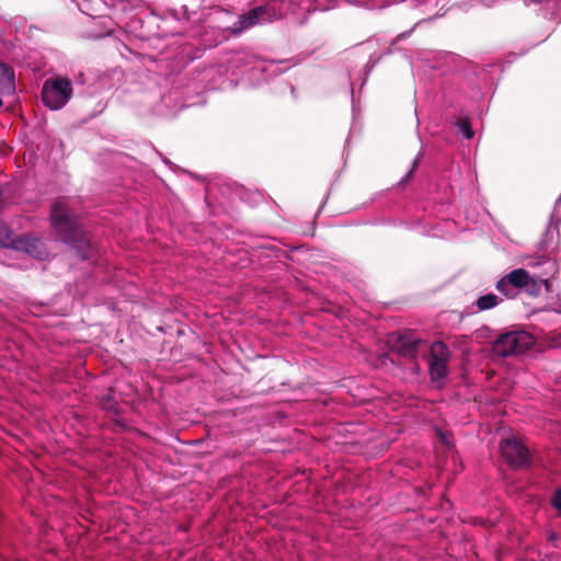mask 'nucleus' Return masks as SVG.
<instances>
[{"label":"nucleus","mask_w":561,"mask_h":561,"mask_svg":"<svg viewBox=\"0 0 561 561\" xmlns=\"http://www.w3.org/2000/svg\"><path fill=\"white\" fill-rule=\"evenodd\" d=\"M50 225L56 236L70 244L82 260L89 257L90 239L66 197H58L50 207Z\"/></svg>","instance_id":"nucleus-1"},{"label":"nucleus","mask_w":561,"mask_h":561,"mask_svg":"<svg viewBox=\"0 0 561 561\" xmlns=\"http://www.w3.org/2000/svg\"><path fill=\"white\" fill-rule=\"evenodd\" d=\"M72 95L71 81L67 78L47 79L42 89V101L50 110L62 108Z\"/></svg>","instance_id":"nucleus-2"},{"label":"nucleus","mask_w":561,"mask_h":561,"mask_svg":"<svg viewBox=\"0 0 561 561\" xmlns=\"http://www.w3.org/2000/svg\"><path fill=\"white\" fill-rule=\"evenodd\" d=\"M531 345V336L525 332H507L500 335L493 343L495 355L507 357L527 351Z\"/></svg>","instance_id":"nucleus-3"},{"label":"nucleus","mask_w":561,"mask_h":561,"mask_svg":"<svg viewBox=\"0 0 561 561\" xmlns=\"http://www.w3.org/2000/svg\"><path fill=\"white\" fill-rule=\"evenodd\" d=\"M500 450L502 457L514 469L526 468L530 463L529 449L517 438L503 439Z\"/></svg>","instance_id":"nucleus-4"},{"label":"nucleus","mask_w":561,"mask_h":561,"mask_svg":"<svg viewBox=\"0 0 561 561\" xmlns=\"http://www.w3.org/2000/svg\"><path fill=\"white\" fill-rule=\"evenodd\" d=\"M528 279V271L516 268L501 277L495 284V289L507 299H516L524 287L527 286Z\"/></svg>","instance_id":"nucleus-5"},{"label":"nucleus","mask_w":561,"mask_h":561,"mask_svg":"<svg viewBox=\"0 0 561 561\" xmlns=\"http://www.w3.org/2000/svg\"><path fill=\"white\" fill-rule=\"evenodd\" d=\"M389 344L393 353L412 359L416 357L419 346L423 344V341L416 337L412 332H396L390 335Z\"/></svg>","instance_id":"nucleus-6"},{"label":"nucleus","mask_w":561,"mask_h":561,"mask_svg":"<svg viewBox=\"0 0 561 561\" xmlns=\"http://www.w3.org/2000/svg\"><path fill=\"white\" fill-rule=\"evenodd\" d=\"M449 350L443 342H435L430 350V374L432 380H439L447 374Z\"/></svg>","instance_id":"nucleus-7"},{"label":"nucleus","mask_w":561,"mask_h":561,"mask_svg":"<svg viewBox=\"0 0 561 561\" xmlns=\"http://www.w3.org/2000/svg\"><path fill=\"white\" fill-rule=\"evenodd\" d=\"M14 250L24 251L36 259H43L47 253L44 242L39 238L30 234L18 237L14 242Z\"/></svg>","instance_id":"nucleus-8"},{"label":"nucleus","mask_w":561,"mask_h":561,"mask_svg":"<svg viewBox=\"0 0 561 561\" xmlns=\"http://www.w3.org/2000/svg\"><path fill=\"white\" fill-rule=\"evenodd\" d=\"M15 91L13 68L0 61V93L12 94Z\"/></svg>","instance_id":"nucleus-9"},{"label":"nucleus","mask_w":561,"mask_h":561,"mask_svg":"<svg viewBox=\"0 0 561 561\" xmlns=\"http://www.w3.org/2000/svg\"><path fill=\"white\" fill-rule=\"evenodd\" d=\"M501 302V299L495 294H486L479 297L476 306L479 311H485L495 308Z\"/></svg>","instance_id":"nucleus-10"},{"label":"nucleus","mask_w":561,"mask_h":561,"mask_svg":"<svg viewBox=\"0 0 561 561\" xmlns=\"http://www.w3.org/2000/svg\"><path fill=\"white\" fill-rule=\"evenodd\" d=\"M15 237L12 230L5 225L0 224V247L14 249Z\"/></svg>","instance_id":"nucleus-11"},{"label":"nucleus","mask_w":561,"mask_h":561,"mask_svg":"<svg viewBox=\"0 0 561 561\" xmlns=\"http://www.w3.org/2000/svg\"><path fill=\"white\" fill-rule=\"evenodd\" d=\"M527 286L524 287V290L530 296H538L541 291V287L548 286V282L542 278L533 277L529 274V279L527 282Z\"/></svg>","instance_id":"nucleus-12"},{"label":"nucleus","mask_w":561,"mask_h":561,"mask_svg":"<svg viewBox=\"0 0 561 561\" xmlns=\"http://www.w3.org/2000/svg\"><path fill=\"white\" fill-rule=\"evenodd\" d=\"M100 404L103 410L115 413L117 412V400L115 398L114 389H108V392L100 398Z\"/></svg>","instance_id":"nucleus-13"},{"label":"nucleus","mask_w":561,"mask_h":561,"mask_svg":"<svg viewBox=\"0 0 561 561\" xmlns=\"http://www.w3.org/2000/svg\"><path fill=\"white\" fill-rule=\"evenodd\" d=\"M267 10L265 7L263 5H260V7H256L252 10H250L248 13H244L243 15L245 16L247 19V24L249 27L255 25L259 23V21L261 20V18L266 14Z\"/></svg>","instance_id":"nucleus-14"},{"label":"nucleus","mask_w":561,"mask_h":561,"mask_svg":"<svg viewBox=\"0 0 561 561\" xmlns=\"http://www.w3.org/2000/svg\"><path fill=\"white\" fill-rule=\"evenodd\" d=\"M249 26L247 24V19L243 14H241L238 19V21L230 27H227L225 30V32L229 35V36H238L240 35L243 31L248 30Z\"/></svg>","instance_id":"nucleus-15"},{"label":"nucleus","mask_w":561,"mask_h":561,"mask_svg":"<svg viewBox=\"0 0 561 561\" xmlns=\"http://www.w3.org/2000/svg\"><path fill=\"white\" fill-rule=\"evenodd\" d=\"M249 26L247 24V19L243 14H241L238 19V21L230 27H227L225 30V32L229 35V36H238L240 35L243 31L248 30Z\"/></svg>","instance_id":"nucleus-16"},{"label":"nucleus","mask_w":561,"mask_h":561,"mask_svg":"<svg viewBox=\"0 0 561 561\" xmlns=\"http://www.w3.org/2000/svg\"><path fill=\"white\" fill-rule=\"evenodd\" d=\"M456 125L459 131H461L467 139H471L474 136L470 119L468 117L459 118Z\"/></svg>","instance_id":"nucleus-17"},{"label":"nucleus","mask_w":561,"mask_h":561,"mask_svg":"<svg viewBox=\"0 0 561 561\" xmlns=\"http://www.w3.org/2000/svg\"><path fill=\"white\" fill-rule=\"evenodd\" d=\"M552 506L559 512L561 515V489H557L551 499Z\"/></svg>","instance_id":"nucleus-18"},{"label":"nucleus","mask_w":561,"mask_h":561,"mask_svg":"<svg viewBox=\"0 0 561 561\" xmlns=\"http://www.w3.org/2000/svg\"><path fill=\"white\" fill-rule=\"evenodd\" d=\"M417 163H419V161H417V159H415V160L413 161V164H412L411 170L409 171V173L407 174V176L402 180V183H403V182H407V181L411 178L412 173H413V172H414V170L417 168Z\"/></svg>","instance_id":"nucleus-19"},{"label":"nucleus","mask_w":561,"mask_h":561,"mask_svg":"<svg viewBox=\"0 0 561 561\" xmlns=\"http://www.w3.org/2000/svg\"><path fill=\"white\" fill-rule=\"evenodd\" d=\"M558 536L554 533H550L548 535V540L551 542H554L557 540Z\"/></svg>","instance_id":"nucleus-20"},{"label":"nucleus","mask_w":561,"mask_h":561,"mask_svg":"<svg viewBox=\"0 0 561 561\" xmlns=\"http://www.w3.org/2000/svg\"><path fill=\"white\" fill-rule=\"evenodd\" d=\"M2 104H3V102H2V100L0 99V106H2Z\"/></svg>","instance_id":"nucleus-21"}]
</instances>
